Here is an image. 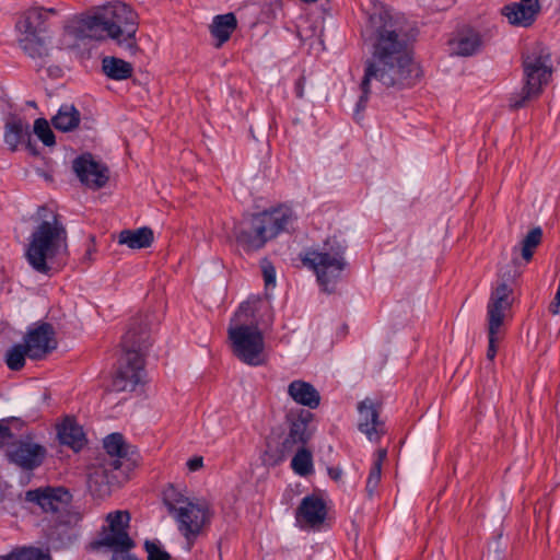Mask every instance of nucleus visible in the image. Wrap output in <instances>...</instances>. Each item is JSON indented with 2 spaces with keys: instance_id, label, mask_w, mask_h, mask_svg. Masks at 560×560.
<instances>
[{
  "instance_id": "nucleus-1",
  "label": "nucleus",
  "mask_w": 560,
  "mask_h": 560,
  "mask_svg": "<svg viewBox=\"0 0 560 560\" xmlns=\"http://www.w3.org/2000/svg\"><path fill=\"white\" fill-rule=\"evenodd\" d=\"M371 56L364 62L358 110L364 109L370 94L401 91L417 83L419 68L412 58L410 38L402 16L386 5H374L365 28Z\"/></svg>"
},
{
  "instance_id": "nucleus-2",
  "label": "nucleus",
  "mask_w": 560,
  "mask_h": 560,
  "mask_svg": "<svg viewBox=\"0 0 560 560\" xmlns=\"http://www.w3.org/2000/svg\"><path fill=\"white\" fill-rule=\"evenodd\" d=\"M296 221L293 210L284 205L244 218L235 228L236 242L245 250H257Z\"/></svg>"
},
{
  "instance_id": "nucleus-3",
  "label": "nucleus",
  "mask_w": 560,
  "mask_h": 560,
  "mask_svg": "<svg viewBox=\"0 0 560 560\" xmlns=\"http://www.w3.org/2000/svg\"><path fill=\"white\" fill-rule=\"evenodd\" d=\"M149 329L143 317L132 318L121 340L122 357L112 386L116 392L133 390L143 375V351L148 348Z\"/></svg>"
},
{
  "instance_id": "nucleus-4",
  "label": "nucleus",
  "mask_w": 560,
  "mask_h": 560,
  "mask_svg": "<svg viewBox=\"0 0 560 560\" xmlns=\"http://www.w3.org/2000/svg\"><path fill=\"white\" fill-rule=\"evenodd\" d=\"M67 231L57 215L44 220L33 231L25 257L30 266L38 273L49 276L55 258L67 254Z\"/></svg>"
},
{
  "instance_id": "nucleus-5",
  "label": "nucleus",
  "mask_w": 560,
  "mask_h": 560,
  "mask_svg": "<svg viewBox=\"0 0 560 560\" xmlns=\"http://www.w3.org/2000/svg\"><path fill=\"white\" fill-rule=\"evenodd\" d=\"M98 8L103 39L110 38L120 48L135 55L138 50L136 39L138 14L129 5L119 1Z\"/></svg>"
},
{
  "instance_id": "nucleus-6",
  "label": "nucleus",
  "mask_w": 560,
  "mask_h": 560,
  "mask_svg": "<svg viewBox=\"0 0 560 560\" xmlns=\"http://www.w3.org/2000/svg\"><path fill=\"white\" fill-rule=\"evenodd\" d=\"M525 84L522 91L510 100L512 108H521L532 97L540 94L544 85L548 84L552 74L551 54L548 48L536 45L523 58Z\"/></svg>"
},
{
  "instance_id": "nucleus-7",
  "label": "nucleus",
  "mask_w": 560,
  "mask_h": 560,
  "mask_svg": "<svg viewBox=\"0 0 560 560\" xmlns=\"http://www.w3.org/2000/svg\"><path fill=\"white\" fill-rule=\"evenodd\" d=\"M346 246L336 238L328 240L322 248L305 253L303 264L314 270L317 281L327 292L334 288L347 266Z\"/></svg>"
},
{
  "instance_id": "nucleus-8",
  "label": "nucleus",
  "mask_w": 560,
  "mask_h": 560,
  "mask_svg": "<svg viewBox=\"0 0 560 560\" xmlns=\"http://www.w3.org/2000/svg\"><path fill=\"white\" fill-rule=\"evenodd\" d=\"M45 22L44 8H32L26 10L15 24L19 46L38 67L44 66L49 52L46 40L40 35L46 32Z\"/></svg>"
},
{
  "instance_id": "nucleus-9",
  "label": "nucleus",
  "mask_w": 560,
  "mask_h": 560,
  "mask_svg": "<svg viewBox=\"0 0 560 560\" xmlns=\"http://www.w3.org/2000/svg\"><path fill=\"white\" fill-rule=\"evenodd\" d=\"M166 502L167 510L177 523L178 532L184 536L187 549L190 550L197 537L211 521V512L206 502H195L188 499Z\"/></svg>"
},
{
  "instance_id": "nucleus-10",
  "label": "nucleus",
  "mask_w": 560,
  "mask_h": 560,
  "mask_svg": "<svg viewBox=\"0 0 560 560\" xmlns=\"http://www.w3.org/2000/svg\"><path fill=\"white\" fill-rule=\"evenodd\" d=\"M228 332L232 351L237 359L252 366L264 363V335L256 324L236 322L230 325Z\"/></svg>"
},
{
  "instance_id": "nucleus-11",
  "label": "nucleus",
  "mask_w": 560,
  "mask_h": 560,
  "mask_svg": "<svg viewBox=\"0 0 560 560\" xmlns=\"http://www.w3.org/2000/svg\"><path fill=\"white\" fill-rule=\"evenodd\" d=\"M107 525L100 530L97 538L91 542L93 550L106 548L115 552L130 550L135 544L128 534L130 514L128 511H114L106 515Z\"/></svg>"
},
{
  "instance_id": "nucleus-12",
  "label": "nucleus",
  "mask_w": 560,
  "mask_h": 560,
  "mask_svg": "<svg viewBox=\"0 0 560 560\" xmlns=\"http://www.w3.org/2000/svg\"><path fill=\"white\" fill-rule=\"evenodd\" d=\"M512 289L506 283L499 284L491 293L488 303V350L487 358L492 361L497 354V345L500 340V328L503 325L505 313L510 310Z\"/></svg>"
},
{
  "instance_id": "nucleus-13",
  "label": "nucleus",
  "mask_w": 560,
  "mask_h": 560,
  "mask_svg": "<svg viewBox=\"0 0 560 560\" xmlns=\"http://www.w3.org/2000/svg\"><path fill=\"white\" fill-rule=\"evenodd\" d=\"M7 458L11 464L23 470H34L38 468L47 456V450L44 445L26 435L19 441L11 443L8 448Z\"/></svg>"
},
{
  "instance_id": "nucleus-14",
  "label": "nucleus",
  "mask_w": 560,
  "mask_h": 560,
  "mask_svg": "<svg viewBox=\"0 0 560 560\" xmlns=\"http://www.w3.org/2000/svg\"><path fill=\"white\" fill-rule=\"evenodd\" d=\"M63 32L74 42L102 40L100 8L70 16L63 25Z\"/></svg>"
},
{
  "instance_id": "nucleus-15",
  "label": "nucleus",
  "mask_w": 560,
  "mask_h": 560,
  "mask_svg": "<svg viewBox=\"0 0 560 560\" xmlns=\"http://www.w3.org/2000/svg\"><path fill=\"white\" fill-rule=\"evenodd\" d=\"M72 168L79 180L91 189L104 187L109 178L107 166L95 161L89 153L78 156Z\"/></svg>"
},
{
  "instance_id": "nucleus-16",
  "label": "nucleus",
  "mask_w": 560,
  "mask_h": 560,
  "mask_svg": "<svg viewBox=\"0 0 560 560\" xmlns=\"http://www.w3.org/2000/svg\"><path fill=\"white\" fill-rule=\"evenodd\" d=\"M24 346L27 348L28 358L42 359L57 347L54 327L42 323L31 328L24 337Z\"/></svg>"
},
{
  "instance_id": "nucleus-17",
  "label": "nucleus",
  "mask_w": 560,
  "mask_h": 560,
  "mask_svg": "<svg viewBox=\"0 0 560 560\" xmlns=\"http://www.w3.org/2000/svg\"><path fill=\"white\" fill-rule=\"evenodd\" d=\"M326 504L316 495H306L295 511V520L301 528L317 527L325 522Z\"/></svg>"
},
{
  "instance_id": "nucleus-18",
  "label": "nucleus",
  "mask_w": 560,
  "mask_h": 560,
  "mask_svg": "<svg viewBox=\"0 0 560 560\" xmlns=\"http://www.w3.org/2000/svg\"><path fill=\"white\" fill-rule=\"evenodd\" d=\"M25 499L39 505L44 512H58L68 503L70 494L62 487H46L27 491Z\"/></svg>"
},
{
  "instance_id": "nucleus-19",
  "label": "nucleus",
  "mask_w": 560,
  "mask_h": 560,
  "mask_svg": "<svg viewBox=\"0 0 560 560\" xmlns=\"http://www.w3.org/2000/svg\"><path fill=\"white\" fill-rule=\"evenodd\" d=\"M359 430L371 442H376L384 433V424L380 421L378 406L370 398L362 400L358 406Z\"/></svg>"
},
{
  "instance_id": "nucleus-20",
  "label": "nucleus",
  "mask_w": 560,
  "mask_h": 560,
  "mask_svg": "<svg viewBox=\"0 0 560 560\" xmlns=\"http://www.w3.org/2000/svg\"><path fill=\"white\" fill-rule=\"evenodd\" d=\"M540 10L538 0H521L502 9V14L508 21L517 26H529L535 21Z\"/></svg>"
},
{
  "instance_id": "nucleus-21",
  "label": "nucleus",
  "mask_w": 560,
  "mask_h": 560,
  "mask_svg": "<svg viewBox=\"0 0 560 560\" xmlns=\"http://www.w3.org/2000/svg\"><path fill=\"white\" fill-rule=\"evenodd\" d=\"M448 45L453 55L468 57L480 50L482 38L479 32L468 27L457 31Z\"/></svg>"
},
{
  "instance_id": "nucleus-22",
  "label": "nucleus",
  "mask_w": 560,
  "mask_h": 560,
  "mask_svg": "<svg viewBox=\"0 0 560 560\" xmlns=\"http://www.w3.org/2000/svg\"><path fill=\"white\" fill-rule=\"evenodd\" d=\"M289 396L299 405L315 409L320 404V395L317 389L304 381H293L288 386Z\"/></svg>"
},
{
  "instance_id": "nucleus-23",
  "label": "nucleus",
  "mask_w": 560,
  "mask_h": 560,
  "mask_svg": "<svg viewBox=\"0 0 560 560\" xmlns=\"http://www.w3.org/2000/svg\"><path fill=\"white\" fill-rule=\"evenodd\" d=\"M31 136L30 125L18 117H12L4 125L3 140L10 151H16L19 145Z\"/></svg>"
},
{
  "instance_id": "nucleus-24",
  "label": "nucleus",
  "mask_w": 560,
  "mask_h": 560,
  "mask_svg": "<svg viewBox=\"0 0 560 560\" xmlns=\"http://www.w3.org/2000/svg\"><path fill=\"white\" fill-rule=\"evenodd\" d=\"M58 436L62 444L70 446L77 452L85 444L82 427L70 418H66L58 428Z\"/></svg>"
},
{
  "instance_id": "nucleus-25",
  "label": "nucleus",
  "mask_w": 560,
  "mask_h": 560,
  "mask_svg": "<svg viewBox=\"0 0 560 560\" xmlns=\"http://www.w3.org/2000/svg\"><path fill=\"white\" fill-rule=\"evenodd\" d=\"M237 26L234 13L215 15L210 25L211 35L218 40L217 47L228 42Z\"/></svg>"
},
{
  "instance_id": "nucleus-26",
  "label": "nucleus",
  "mask_w": 560,
  "mask_h": 560,
  "mask_svg": "<svg viewBox=\"0 0 560 560\" xmlns=\"http://www.w3.org/2000/svg\"><path fill=\"white\" fill-rule=\"evenodd\" d=\"M311 415L307 412L306 417H299L290 423V430L287 438L283 441V448L291 451L295 445H304L308 439L310 433L307 431L308 419Z\"/></svg>"
},
{
  "instance_id": "nucleus-27",
  "label": "nucleus",
  "mask_w": 560,
  "mask_h": 560,
  "mask_svg": "<svg viewBox=\"0 0 560 560\" xmlns=\"http://www.w3.org/2000/svg\"><path fill=\"white\" fill-rule=\"evenodd\" d=\"M153 231L150 228H139L136 230H124L119 234V244L127 245L132 249L147 248L153 242Z\"/></svg>"
},
{
  "instance_id": "nucleus-28",
  "label": "nucleus",
  "mask_w": 560,
  "mask_h": 560,
  "mask_svg": "<svg viewBox=\"0 0 560 560\" xmlns=\"http://www.w3.org/2000/svg\"><path fill=\"white\" fill-rule=\"evenodd\" d=\"M52 126L62 132L73 130L79 126L80 112L69 104L61 105L57 114L51 118Z\"/></svg>"
},
{
  "instance_id": "nucleus-29",
  "label": "nucleus",
  "mask_w": 560,
  "mask_h": 560,
  "mask_svg": "<svg viewBox=\"0 0 560 560\" xmlns=\"http://www.w3.org/2000/svg\"><path fill=\"white\" fill-rule=\"evenodd\" d=\"M103 72L113 80L121 81L132 75V66L116 57H105L102 61Z\"/></svg>"
},
{
  "instance_id": "nucleus-30",
  "label": "nucleus",
  "mask_w": 560,
  "mask_h": 560,
  "mask_svg": "<svg viewBox=\"0 0 560 560\" xmlns=\"http://www.w3.org/2000/svg\"><path fill=\"white\" fill-rule=\"evenodd\" d=\"M387 456V451L385 448H380L374 455L373 465L370 469L369 477L366 480V491L369 495H373L375 492L382 476V466L383 462Z\"/></svg>"
},
{
  "instance_id": "nucleus-31",
  "label": "nucleus",
  "mask_w": 560,
  "mask_h": 560,
  "mask_svg": "<svg viewBox=\"0 0 560 560\" xmlns=\"http://www.w3.org/2000/svg\"><path fill=\"white\" fill-rule=\"evenodd\" d=\"M293 471L302 477H306L314 471L313 456L311 451L300 447L291 460Z\"/></svg>"
},
{
  "instance_id": "nucleus-32",
  "label": "nucleus",
  "mask_w": 560,
  "mask_h": 560,
  "mask_svg": "<svg viewBox=\"0 0 560 560\" xmlns=\"http://www.w3.org/2000/svg\"><path fill=\"white\" fill-rule=\"evenodd\" d=\"M104 448L107 454L113 457H117L113 460L112 465L115 469L119 468L120 463L118 458L127 454L124 436L120 433H112L107 435L104 439Z\"/></svg>"
},
{
  "instance_id": "nucleus-33",
  "label": "nucleus",
  "mask_w": 560,
  "mask_h": 560,
  "mask_svg": "<svg viewBox=\"0 0 560 560\" xmlns=\"http://www.w3.org/2000/svg\"><path fill=\"white\" fill-rule=\"evenodd\" d=\"M542 230L539 226L532 229L521 242V256L525 262L533 258L534 250L541 243Z\"/></svg>"
},
{
  "instance_id": "nucleus-34",
  "label": "nucleus",
  "mask_w": 560,
  "mask_h": 560,
  "mask_svg": "<svg viewBox=\"0 0 560 560\" xmlns=\"http://www.w3.org/2000/svg\"><path fill=\"white\" fill-rule=\"evenodd\" d=\"M25 355L28 357L27 348L24 345H14L5 353V364L12 371H20L25 364Z\"/></svg>"
},
{
  "instance_id": "nucleus-35",
  "label": "nucleus",
  "mask_w": 560,
  "mask_h": 560,
  "mask_svg": "<svg viewBox=\"0 0 560 560\" xmlns=\"http://www.w3.org/2000/svg\"><path fill=\"white\" fill-rule=\"evenodd\" d=\"M0 560H50V556L37 548H23L8 556H0Z\"/></svg>"
},
{
  "instance_id": "nucleus-36",
  "label": "nucleus",
  "mask_w": 560,
  "mask_h": 560,
  "mask_svg": "<svg viewBox=\"0 0 560 560\" xmlns=\"http://www.w3.org/2000/svg\"><path fill=\"white\" fill-rule=\"evenodd\" d=\"M34 133L47 147L55 145V135L45 118H37L34 121Z\"/></svg>"
},
{
  "instance_id": "nucleus-37",
  "label": "nucleus",
  "mask_w": 560,
  "mask_h": 560,
  "mask_svg": "<svg viewBox=\"0 0 560 560\" xmlns=\"http://www.w3.org/2000/svg\"><path fill=\"white\" fill-rule=\"evenodd\" d=\"M145 551L148 552V560H170L171 556L156 542L147 540L144 544Z\"/></svg>"
},
{
  "instance_id": "nucleus-38",
  "label": "nucleus",
  "mask_w": 560,
  "mask_h": 560,
  "mask_svg": "<svg viewBox=\"0 0 560 560\" xmlns=\"http://www.w3.org/2000/svg\"><path fill=\"white\" fill-rule=\"evenodd\" d=\"M13 433L5 420H0V448L11 444Z\"/></svg>"
},
{
  "instance_id": "nucleus-39",
  "label": "nucleus",
  "mask_w": 560,
  "mask_h": 560,
  "mask_svg": "<svg viewBox=\"0 0 560 560\" xmlns=\"http://www.w3.org/2000/svg\"><path fill=\"white\" fill-rule=\"evenodd\" d=\"M262 276L267 287L276 284V269L268 261L262 264Z\"/></svg>"
},
{
  "instance_id": "nucleus-40",
  "label": "nucleus",
  "mask_w": 560,
  "mask_h": 560,
  "mask_svg": "<svg viewBox=\"0 0 560 560\" xmlns=\"http://www.w3.org/2000/svg\"><path fill=\"white\" fill-rule=\"evenodd\" d=\"M304 89H305V78L301 77L296 80L294 84V93L296 97L303 98L304 97Z\"/></svg>"
},
{
  "instance_id": "nucleus-41",
  "label": "nucleus",
  "mask_w": 560,
  "mask_h": 560,
  "mask_svg": "<svg viewBox=\"0 0 560 560\" xmlns=\"http://www.w3.org/2000/svg\"><path fill=\"white\" fill-rule=\"evenodd\" d=\"M549 311L557 315L560 313V288H558L553 301L550 303Z\"/></svg>"
},
{
  "instance_id": "nucleus-42",
  "label": "nucleus",
  "mask_w": 560,
  "mask_h": 560,
  "mask_svg": "<svg viewBox=\"0 0 560 560\" xmlns=\"http://www.w3.org/2000/svg\"><path fill=\"white\" fill-rule=\"evenodd\" d=\"M202 463H203L202 457H192V458L188 459L187 467L190 471H196L202 467Z\"/></svg>"
},
{
  "instance_id": "nucleus-43",
  "label": "nucleus",
  "mask_w": 560,
  "mask_h": 560,
  "mask_svg": "<svg viewBox=\"0 0 560 560\" xmlns=\"http://www.w3.org/2000/svg\"><path fill=\"white\" fill-rule=\"evenodd\" d=\"M7 489H8V483L0 479V502H2L4 500L5 494H7Z\"/></svg>"
},
{
  "instance_id": "nucleus-44",
  "label": "nucleus",
  "mask_w": 560,
  "mask_h": 560,
  "mask_svg": "<svg viewBox=\"0 0 560 560\" xmlns=\"http://www.w3.org/2000/svg\"><path fill=\"white\" fill-rule=\"evenodd\" d=\"M249 304H242L236 313V317H241L243 313L247 312Z\"/></svg>"
},
{
  "instance_id": "nucleus-45",
  "label": "nucleus",
  "mask_w": 560,
  "mask_h": 560,
  "mask_svg": "<svg viewBox=\"0 0 560 560\" xmlns=\"http://www.w3.org/2000/svg\"><path fill=\"white\" fill-rule=\"evenodd\" d=\"M95 252V248L93 246H89L85 253V258L91 259L93 253Z\"/></svg>"
},
{
  "instance_id": "nucleus-46",
  "label": "nucleus",
  "mask_w": 560,
  "mask_h": 560,
  "mask_svg": "<svg viewBox=\"0 0 560 560\" xmlns=\"http://www.w3.org/2000/svg\"><path fill=\"white\" fill-rule=\"evenodd\" d=\"M44 10L46 11V20L48 19V14H56L57 13L56 9H54V8H50V9H45L44 8Z\"/></svg>"
},
{
  "instance_id": "nucleus-47",
  "label": "nucleus",
  "mask_w": 560,
  "mask_h": 560,
  "mask_svg": "<svg viewBox=\"0 0 560 560\" xmlns=\"http://www.w3.org/2000/svg\"><path fill=\"white\" fill-rule=\"evenodd\" d=\"M124 560H138V559L132 558V557H126V558H124Z\"/></svg>"
}]
</instances>
